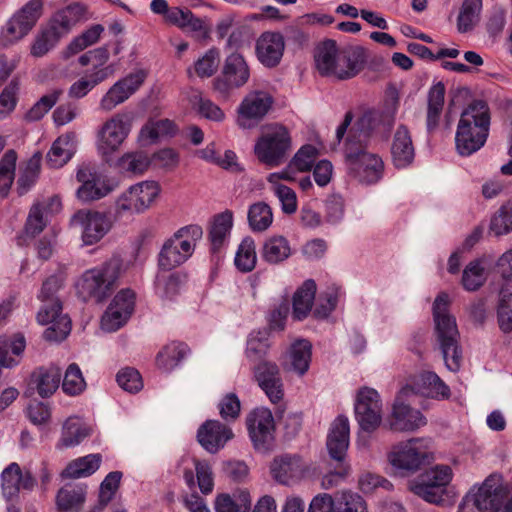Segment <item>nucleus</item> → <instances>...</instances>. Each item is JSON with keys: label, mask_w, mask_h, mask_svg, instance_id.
<instances>
[{"label": "nucleus", "mask_w": 512, "mask_h": 512, "mask_svg": "<svg viewBox=\"0 0 512 512\" xmlns=\"http://www.w3.org/2000/svg\"><path fill=\"white\" fill-rule=\"evenodd\" d=\"M232 226L233 213L231 211L226 210L215 216L209 232L211 250L213 253L219 252L225 245Z\"/></svg>", "instance_id": "38"}, {"label": "nucleus", "mask_w": 512, "mask_h": 512, "mask_svg": "<svg viewBox=\"0 0 512 512\" xmlns=\"http://www.w3.org/2000/svg\"><path fill=\"white\" fill-rule=\"evenodd\" d=\"M250 440L256 451L267 453L275 445V421L272 412L264 407L256 408L246 418Z\"/></svg>", "instance_id": "9"}, {"label": "nucleus", "mask_w": 512, "mask_h": 512, "mask_svg": "<svg viewBox=\"0 0 512 512\" xmlns=\"http://www.w3.org/2000/svg\"><path fill=\"white\" fill-rule=\"evenodd\" d=\"M293 254L289 240L282 235H272L263 241L260 249L261 259L269 265H279Z\"/></svg>", "instance_id": "29"}, {"label": "nucleus", "mask_w": 512, "mask_h": 512, "mask_svg": "<svg viewBox=\"0 0 512 512\" xmlns=\"http://www.w3.org/2000/svg\"><path fill=\"white\" fill-rule=\"evenodd\" d=\"M481 10L482 0H464L457 18L458 31H471L480 20Z\"/></svg>", "instance_id": "50"}, {"label": "nucleus", "mask_w": 512, "mask_h": 512, "mask_svg": "<svg viewBox=\"0 0 512 512\" xmlns=\"http://www.w3.org/2000/svg\"><path fill=\"white\" fill-rule=\"evenodd\" d=\"M134 310V293L121 290L116 294L101 319V327L107 332L121 328L130 318Z\"/></svg>", "instance_id": "15"}, {"label": "nucleus", "mask_w": 512, "mask_h": 512, "mask_svg": "<svg viewBox=\"0 0 512 512\" xmlns=\"http://www.w3.org/2000/svg\"><path fill=\"white\" fill-rule=\"evenodd\" d=\"M316 294V284L307 280L297 289L293 296V317L303 320L311 312Z\"/></svg>", "instance_id": "43"}, {"label": "nucleus", "mask_w": 512, "mask_h": 512, "mask_svg": "<svg viewBox=\"0 0 512 512\" xmlns=\"http://www.w3.org/2000/svg\"><path fill=\"white\" fill-rule=\"evenodd\" d=\"M234 263L236 268L241 272L252 271L257 263V254L255 241L252 237L247 236L242 239L236 251Z\"/></svg>", "instance_id": "51"}, {"label": "nucleus", "mask_w": 512, "mask_h": 512, "mask_svg": "<svg viewBox=\"0 0 512 512\" xmlns=\"http://www.w3.org/2000/svg\"><path fill=\"white\" fill-rule=\"evenodd\" d=\"M391 155L397 168H406L414 160V146L408 130H397L391 145Z\"/></svg>", "instance_id": "32"}, {"label": "nucleus", "mask_w": 512, "mask_h": 512, "mask_svg": "<svg viewBox=\"0 0 512 512\" xmlns=\"http://www.w3.org/2000/svg\"><path fill=\"white\" fill-rule=\"evenodd\" d=\"M100 463L99 454H89L70 462L62 472V476L74 479L90 476L98 470Z\"/></svg>", "instance_id": "47"}, {"label": "nucleus", "mask_w": 512, "mask_h": 512, "mask_svg": "<svg viewBox=\"0 0 512 512\" xmlns=\"http://www.w3.org/2000/svg\"><path fill=\"white\" fill-rule=\"evenodd\" d=\"M17 154L10 149L0 159V194L6 197L14 182Z\"/></svg>", "instance_id": "54"}, {"label": "nucleus", "mask_w": 512, "mask_h": 512, "mask_svg": "<svg viewBox=\"0 0 512 512\" xmlns=\"http://www.w3.org/2000/svg\"><path fill=\"white\" fill-rule=\"evenodd\" d=\"M272 103L273 99L267 92L253 91L248 93L238 108L239 120L262 119Z\"/></svg>", "instance_id": "27"}, {"label": "nucleus", "mask_w": 512, "mask_h": 512, "mask_svg": "<svg viewBox=\"0 0 512 512\" xmlns=\"http://www.w3.org/2000/svg\"><path fill=\"white\" fill-rule=\"evenodd\" d=\"M169 271H159L155 279V292L162 300H173L185 282V276Z\"/></svg>", "instance_id": "37"}, {"label": "nucleus", "mask_w": 512, "mask_h": 512, "mask_svg": "<svg viewBox=\"0 0 512 512\" xmlns=\"http://www.w3.org/2000/svg\"><path fill=\"white\" fill-rule=\"evenodd\" d=\"M486 281L485 268L480 260L471 261L464 269L462 285L467 291L478 290Z\"/></svg>", "instance_id": "58"}, {"label": "nucleus", "mask_w": 512, "mask_h": 512, "mask_svg": "<svg viewBox=\"0 0 512 512\" xmlns=\"http://www.w3.org/2000/svg\"><path fill=\"white\" fill-rule=\"evenodd\" d=\"M41 170V156L34 154L20 169V174L16 182V191L18 195L26 194L37 182Z\"/></svg>", "instance_id": "45"}, {"label": "nucleus", "mask_w": 512, "mask_h": 512, "mask_svg": "<svg viewBox=\"0 0 512 512\" xmlns=\"http://www.w3.org/2000/svg\"><path fill=\"white\" fill-rule=\"evenodd\" d=\"M146 78L147 72L143 69H138L119 79L101 98L100 108L110 111L124 103L140 89Z\"/></svg>", "instance_id": "13"}, {"label": "nucleus", "mask_w": 512, "mask_h": 512, "mask_svg": "<svg viewBox=\"0 0 512 512\" xmlns=\"http://www.w3.org/2000/svg\"><path fill=\"white\" fill-rule=\"evenodd\" d=\"M350 176L361 183L374 184L383 177L384 162L373 153H364L346 164Z\"/></svg>", "instance_id": "17"}, {"label": "nucleus", "mask_w": 512, "mask_h": 512, "mask_svg": "<svg viewBox=\"0 0 512 512\" xmlns=\"http://www.w3.org/2000/svg\"><path fill=\"white\" fill-rule=\"evenodd\" d=\"M445 93L446 88L441 81L433 84L428 91V128H434L438 125L444 107Z\"/></svg>", "instance_id": "46"}, {"label": "nucleus", "mask_w": 512, "mask_h": 512, "mask_svg": "<svg viewBox=\"0 0 512 512\" xmlns=\"http://www.w3.org/2000/svg\"><path fill=\"white\" fill-rule=\"evenodd\" d=\"M335 137L347 164L366 153L371 141V130H336Z\"/></svg>", "instance_id": "21"}, {"label": "nucleus", "mask_w": 512, "mask_h": 512, "mask_svg": "<svg viewBox=\"0 0 512 512\" xmlns=\"http://www.w3.org/2000/svg\"><path fill=\"white\" fill-rule=\"evenodd\" d=\"M318 156V149L313 145L307 144L302 146L290 161V168H294L298 172H306L311 170Z\"/></svg>", "instance_id": "64"}, {"label": "nucleus", "mask_w": 512, "mask_h": 512, "mask_svg": "<svg viewBox=\"0 0 512 512\" xmlns=\"http://www.w3.org/2000/svg\"><path fill=\"white\" fill-rule=\"evenodd\" d=\"M507 498V489L486 480L475 493L466 497L480 512H498Z\"/></svg>", "instance_id": "18"}, {"label": "nucleus", "mask_w": 512, "mask_h": 512, "mask_svg": "<svg viewBox=\"0 0 512 512\" xmlns=\"http://www.w3.org/2000/svg\"><path fill=\"white\" fill-rule=\"evenodd\" d=\"M425 425L426 419L419 410L405 404L399 397L395 400L389 419L392 431L412 432Z\"/></svg>", "instance_id": "20"}, {"label": "nucleus", "mask_w": 512, "mask_h": 512, "mask_svg": "<svg viewBox=\"0 0 512 512\" xmlns=\"http://www.w3.org/2000/svg\"><path fill=\"white\" fill-rule=\"evenodd\" d=\"M189 349L181 342H171L157 354L156 364L164 371H171L184 359Z\"/></svg>", "instance_id": "44"}, {"label": "nucleus", "mask_w": 512, "mask_h": 512, "mask_svg": "<svg viewBox=\"0 0 512 512\" xmlns=\"http://www.w3.org/2000/svg\"><path fill=\"white\" fill-rule=\"evenodd\" d=\"M273 479L283 485H294L317 475L316 466L298 454H281L270 465Z\"/></svg>", "instance_id": "6"}, {"label": "nucleus", "mask_w": 512, "mask_h": 512, "mask_svg": "<svg viewBox=\"0 0 512 512\" xmlns=\"http://www.w3.org/2000/svg\"><path fill=\"white\" fill-rule=\"evenodd\" d=\"M247 219L253 232H264L273 222L272 209L265 202H256L249 207Z\"/></svg>", "instance_id": "49"}, {"label": "nucleus", "mask_w": 512, "mask_h": 512, "mask_svg": "<svg viewBox=\"0 0 512 512\" xmlns=\"http://www.w3.org/2000/svg\"><path fill=\"white\" fill-rule=\"evenodd\" d=\"M490 113L483 101H474L462 112L457 128H489Z\"/></svg>", "instance_id": "39"}, {"label": "nucleus", "mask_w": 512, "mask_h": 512, "mask_svg": "<svg viewBox=\"0 0 512 512\" xmlns=\"http://www.w3.org/2000/svg\"><path fill=\"white\" fill-rule=\"evenodd\" d=\"M251 504L250 493L246 490L233 495L223 493L215 498L214 510L215 512H249Z\"/></svg>", "instance_id": "41"}, {"label": "nucleus", "mask_w": 512, "mask_h": 512, "mask_svg": "<svg viewBox=\"0 0 512 512\" xmlns=\"http://www.w3.org/2000/svg\"><path fill=\"white\" fill-rule=\"evenodd\" d=\"M85 485H65L56 495L58 512H80L86 500Z\"/></svg>", "instance_id": "31"}, {"label": "nucleus", "mask_w": 512, "mask_h": 512, "mask_svg": "<svg viewBox=\"0 0 512 512\" xmlns=\"http://www.w3.org/2000/svg\"><path fill=\"white\" fill-rule=\"evenodd\" d=\"M103 31L104 28L100 24L93 25L87 29L80 36L74 38L71 41L66 49L65 57L68 58L72 55H75L86 49L88 46L95 44L99 40Z\"/></svg>", "instance_id": "56"}, {"label": "nucleus", "mask_w": 512, "mask_h": 512, "mask_svg": "<svg viewBox=\"0 0 512 512\" xmlns=\"http://www.w3.org/2000/svg\"><path fill=\"white\" fill-rule=\"evenodd\" d=\"M76 179L81 183L76 195L82 202L99 200L113 190V187L104 178L88 166L78 169Z\"/></svg>", "instance_id": "16"}, {"label": "nucleus", "mask_w": 512, "mask_h": 512, "mask_svg": "<svg viewBox=\"0 0 512 512\" xmlns=\"http://www.w3.org/2000/svg\"><path fill=\"white\" fill-rule=\"evenodd\" d=\"M350 425L346 416H338L331 424L326 446L329 455L338 463L343 462L349 447Z\"/></svg>", "instance_id": "24"}, {"label": "nucleus", "mask_w": 512, "mask_h": 512, "mask_svg": "<svg viewBox=\"0 0 512 512\" xmlns=\"http://www.w3.org/2000/svg\"><path fill=\"white\" fill-rule=\"evenodd\" d=\"M76 151V138L72 131L59 136L48 152V162L54 168L66 164Z\"/></svg>", "instance_id": "35"}, {"label": "nucleus", "mask_w": 512, "mask_h": 512, "mask_svg": "<svg viewBox=\"0 0 512 512\" xmlns=\"http://www.w3.org/2000/svg\"><path fill=\"white\" fill-rule=\"evenodd\" d=\"M290 151L291 137L287 130H279L263 135L254 147L258 160L271 168L283 164Z\"/></svg>", "instance_id": "10"}, {"label": "nucleus", "mask_w": 512, "mask_h": 512, "mask_svg": "<svg viewBox=\"0 0 512 512\" xmlns=\"http://www.w3.org/2000/svg\"><path fill=\"white\" fill-rule=\"evenodd\" d=\"M487 137L488 130H457L456 149L460 155L469 156L485 144Z\"/></svg>", "instance_id": "42"}, {"label": "nucleus", "mask_w": 512, "mask_h": 512, "mask_svg": "<svg viewBox=\"0 0 512 512\" xmlns=\"http://www.w3.org/2000/svg\"><path fill=\"white\" fill-rule=\"evenodd\" d=\"M44 304L38 312L37 319L42 325L50 326L44 331V338L47 341H62L71 331V320L67 315L61 313L62 305L59 299L55 301H43Z\"/></svg>", "instance_id": "14"}, {"label": "nucleus", "mask_w": 512, "mask_h": 512, "mask_svg": "<svg viewBox=\"0 0 512 512\" xmlns=\"http://www.w3.org/2000/svg\"><path fill=\"white\" fill-rule=\"evenodd\" d=\"M127 136V130H99L96 141L99 153L107 156L117 151Z\"/></svg>", "instance_id": "55"}, {"label": "nucleus", "mask_w": 512, "mask_h": 512, "mask_svg": "<svg viewBox=\"0 0 512 512\" xmlns=\"http://www.w3.org/2000/svg\"><path fill=\"white\" fill-rule=\"evenodd\" d=\"M89 435V430L76 417L68 418L62 429L60 447H74Z\"/></svg>", "instance_id": "52"}, {"label": "nucleus", "mask_w": 512, "mask_h": 512, "mask_svg": "<svg viewBox=\"0 0 512 512\" xmlns=\"http://www.w3.org/2000/svg\"><path fill=\"white\" fill-rule=\"evenodd\" d=\"M285 49L284 38L277 32H265L256 42V55L265 67H276Z\"/></svg>", "instance_id": "25"}, {"label": "nucleus", "mask_w": 512, "mask_h": 512, "mask_svg": "<svg viewBox=\"0 0 512 512\" xmlns=\"http://www.w3.org/2000/svg\"><path fill=\"white\" fill-rule=\"evenodd\" d=\"M354 413L359 425L357 447L367 450L371 446V435L380 427L383 420V405L379 393L373 388H361L354 403Z\"/></svg>", "instance_id": "4"}, {"label": "nucleus", "mask_w": 512, "mask_h": 512, "mask_svg": "<svg viewBox=\"0 0 512 512\" xmlns=\"http://www.w3.org/2000/svg\"><path fill=\"white\" fill-rule=\"evenodd\" d=\"M428 441L423 438H411L393 446L388 455L390 464L399 470L415 472L428 459Z\"/></svg>", "instance_id": "7"}, {"label": "nucleus", "mask_w": 512, "mask_h": 512, "mask_svg": "<svg viewBox=\"0 0 512 512\" xmlns=\"http://www.w3.org/2000/svg\"><path fill=\"white\" fill-rule=\"evenodd\" d=\"M43 12V0H30L6 23L1 32L5 45L13 44L25 37L36 25Z\"/></svg>", "instance_id": "8"}, {"label": "nucleus", "mask_w": 512, "mask_h": 512, "mask_svg": "<svg viewBox=\"0 0 512 512\" xmlns=\"http://www.w3.org/2000/svg\"><path fill=\"white\" fill-rule=\"evenodd\" d=\"M159 186L154 181H143L132 185L116 201V212L141 213L154 202L159 194Z\"/></svg>", "instance_id": "11"}, {"label": "nucleus", "mask_w": 512, "mask_h": 512, "mask_svg": "<svg viewBox=\"0 0 512 512\" xmlns=\"http://www.w3.org/2000/svg\"><path fill=\"white\" fill-rule=\"evenodd\" d=\"M119 274L120 263L116 259L88 269L75 283L77 295L83 301L102 302L114 292Z\"/></svg>", "instance_id": "3"}, {"label": "nucleus", "mask_w": 512, "mask_h": 512, "mask_svg": "<svg viewBox=\"0 0 512 512\" xmlns=\"http://www.w3.org/2000/svg\"><path fill=\"white\" fill-rule=\"evenodd\" d=\"M270 348L266 332L258 331L250 334L247 340L246 356L251 361L260 360Z\"/></svg>", "instance_id": "62"}, {"label": "nucleus", "mask_w": 512, "mask_h": 512, "mask_svg": "<svg viewBox=\"0 0 512 512\" xmlns=\"http://www.w3.org/2000/svg\"><path fill=\"white\" fill-rule=\"evenodd\" d=\"M61 376L59 367H39L31 373L29 386L35 389L42 398H47L58 389Z\"/></svg>", "instance_id": "28"}, {"label": "nucleus", "mask_w": 512, "mask_h": 512, "mask_svg": "<svg viewBox=\"0 0 512 512\" xmlns=\"http://www.w3.org/2000/svg\"><path fill=\"white\" fill-rule=\"evenodd\" d=\"M411 491L423 498L425 501L433 504H441L444 502L445 488H438L421 478L411 483Z\"/></svg>", "instance_id": "59"}, {"label": "nucleus", "mask_w": 512, "mask_h": 512, "mask_svg": "<svg viewBox=\"0 0 512 512\" xmlns=\"http://www.w3.org/2000/svg\"><path fill=\"white\" fill-rule=\"evenodd\" d=\"M199 225H187L167 239L159 253L158 265L161 270H172L185 263L194 253L196 243L202 238Z\"/></svg>", "instance_id": "5"}, {"label": "nucleus", "mask_w": 512, "mask_h": 512, "mask_svg": "<svg viewBox=\"0 0 512 512\" xmlns=\"http://www.w3.org/2000/svg\"><path fill=\"white\" fill-rule=\"evenodd\" d=\"M335 512H368L365 500L351 491L336 493Z\"/></svg>", "instance_id": "60"}, {"label": "nucleus", "mask_w": 512, "mask_h": 512, "mask_svg": "<svg viewBox=\"0 0 512 512\" xmlns=\"http://www.w3.org/2000/svg\"><path fill=\"white\" fill-rule=\"evenodd\" d=\"M395 107L386 111L375 109H361L357 112V128H379L391 127L394 125Z\"/></svg>", "instance_id": "40"}, {"label": "nucleus", "mask_w": 512, "mask_h": 512, "mask_svg": "<svg viewBox=\"0 0 512 512\" xmlns=\"http://www.w3.org/2000/svg\"><path fill=\"white\" fill-rule=\"evenodd\" d=\"M368 50L361 45L340 47L335 40L327 39L318 44L314 53L315 66L320 75L349 80L365 67Z\"/></svg>", "instance_id": "1"}, {"label": "nucleus", "mask_w": 512, "mask_h": 512, "mask_svg": "<svg viewBox=\"0 0 512 512\" xmlns=\"http://www.w3.org/2000/svg\"><path fill=\"white\" fill-rule=\"evenodd\" d=\"M233 436L232 430L218 420H207L197 432L198 442L212 454L222 449Z\"/></svg>", "instance_id": "19"}, {"label": "nucleus", "mask_w": 512, "mask_h": 512, "mask_svg": "<svg viewBox=\"0 0 512 512\" xmlns=\"http://www.w3.org/2000/svg\"><path fill=\"white\" fill-rule=\"evenodd\" d=\"M59 40L58 32H53V30L47 26L36 36L31 46V54L34 57H42L47 54Z\"/></svg>", "instance_id": "63"}, {"label": "nucleus", "mask_w": 512, "mask_h": 512, "mask_svg": "<svg viewBox=\"0 0 512 512\" xmlns=\"http://www.w3.org/2000/svg\"><path fill=\"white\" fill-rule=\"evenodd\" d=\"M83 14L84 9L81 5H68L63 9L58 10L52 16L48 27L53 30V32H58V36L61 38L82 18Z\"/></svg>", "instance_id": "36"}, {"label": "nucleus", "mask_w": 512, "mask_h": 512, "mask_svg": "<svg viewBox=\"0 0 512 512\" xmlns=\"http://www.w3.org/2000/svg\"><path fill=\"white\" fill-rule=\"evenodd\" d=\"M85 387L86 383L79 366L75 363L70 364L63 378V391L68 395L74 396L83 392Z\"/></svg>", "instance_id": "61"}, {"label": "nucleus", "mask_w": 512, "mask_h": 512, "mask_svg": "<svg viewBox=\"0 0 512 512\" xmlns=\"http://www.w3.org/2000/svg\"><path fill=\"white\" fill-rule=\"evenodd\" d=\"M312 345L309 341L301 339L294 342L290 348L291 369L300 375L307 372L311 361Z\"/></svg>", "instance_id": "53"}, {"label": "nucleus", "mask_w": 512, "mask_h": 512, "mask_svg": "<svg viewBox=\"0 0 512 512\" xmlns=\"http://www.w3.org/2000/svg\"><path fill=\"white\" fill-rule=\"evenodd\" d=\"M408 391L438 400L447 399L450 396L449 387L432 371H424L417 375L413 385L403 388L402 393L407 394Z\"/></svg>", "instance_id": "26"}, {"label": "nucleus", "mask_w": 512, "mask_h": 512, "mask_svg": "<svg viewBox=\"0 0 512 512\" xmlns=\"http://www.w3.org/2000/svg\"><path fill=\"white\" fill-rule=\"evenodd\" d=\"M166 22L180 28L199 34V38H207L209 30L203 20L196 17L189 9L180 7H171V11L167 16Z\"/></svg>", "instance_id": "33"}, {"label": "nucleus", "mask_w": 512, "mask_h": 512, "mask_svg": "<svg viewBox=\"0 0 512 512\" xmlns=\"http://www.w3.org/2000/svg\"><path fill=\"white\" fill-rule=\"evenodd\" d=\"M450 299L445 292L440 293L433 303L435 336L445 366L457 372L462 364V348L459 344V331L455 317L449 311Z\"/></svg>", "instance_id": "2"}, {"label": "nucleus", "mask_w": 512, "mask_h": 512, "mask_svg": "<svg viewBox=\"0 0 512 512\" xmlns=\"http://www.w3.org/2000/svg\"><path fill=\"white\" fill-rule=\"evenodd\" d=\"M490 232L502 236L512 231V199L503 204L490 222Z\"/></svg>", "instance_id": "57"}, {"label": "nucleus", "mask_w": 512, "mask_h": 512, "mask_svg": "<svg viewBox=\"0 0 512 512\" xmlns=\"http://www.w3.org/2000/svg\"><path fill=\"white\" fill-rule=\"evenodd\" d=\"M254 375L270 401L278 403L283 397V384L278 366L273 362L261 361L254 367Z\"/></svg>", "instance_id": "22"}, {"label": "nucleus", "mask_w": 512, "mask_h": 512, "mask_svg": "<svg viewBox=\"0 0 512 512\" xmlns=\"http://www.w3.org/2000/svg\"><path fill=\"white\" fill-rule=\"evenodd\" d=\"M497 316L500 329L505 333L512 331V280L506 281L500 290Z\"/></svg>", "instance_id": "48"}, {"label": "nucleus", "mask_w": 512, "mask_h": 512, "mask_svg": "<svg viewBox=\"0 0 512 512\" xmlns=\"http://www.w3.org/2000/svg\"><path fill=\"white\" fill-rule=\"evenodd\" d=\"M0 478L2 495L7 501L16 498L21 488L31 490L35 485L32 475L29 472L23 473L15 462L2 471Z\"/></svg>", "instance_id": "23"}, {"label": "nucleus", "mask_w": 512, "mask_h": 512, "mask_svg": "<svg viewBox=\"0 0 512 512\" xmlns=\"http://www.w3.org/2000/svg\"><path fill=\"white\" fill-rule=\"evenodd\" d=\"M71 225L80 230L85 245H93L108 233L111 228V221L102 212L81 209L72 216Z\"/></svg>", "instance_id": "12"}, {"label": "nucleus", "mask_w": 512, "mask_h": 512, "mask_svg": "<svg viewBox=\"0 0 512 512\" xmlns=\"http://www.w3.org/2000/svg\"><path fill=\"white\" fill-rule=\"evenodd\" d=\"M115 72L113 65H106L103 69H96L86 72L75 81L69 88L70 98L81 99L85 97L97 85L111 77Z\"/></svg>", "instance_id": "30"}, {"label": "nucleus", "mask_w": 512, "mask_h": 512, "mask_svg": "<svg viewBox=\"0 0 512 512\" xmlns=\"http://www.w3.org/2000/svg\"><path fill=\"white\" fill-rule=\"evenodd\" d=\"M223 74L230 86L239 88L248 82L250 69L240 53H231L225 60Z\"/></svg>", "instance_id": "34"}]
</instances>
